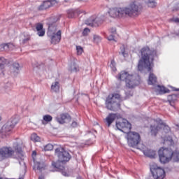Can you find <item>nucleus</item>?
Returning a JSON list of instances; mask_svg holds the SVG:
<instances>
[{
	"mask_svg": "<svg viewBox=\"0 0 179 179\" xmlns=\"http://www.w3.org/2000/svg\"><path fill=\"white\" fill-rule=\"evenodd\" d=\"M30 40V36L25 38L22 40V44H26Z\"/></svg>",
	"mask_w": 179,
	"mask_h": 179,
	"instance_id": "obj_46",
	"label": "nucleus"
},
{
	"mask_svg": "<svg viewBox=\"0 0 179 179\" xmlns=\"http://www.w3.org/2000/svg\"><path fill=\"white\" fill-rule=\"evenodd\" d=\"M37 35L39 37H44V36H45V29H41L40 31H37Z\"/></svg>",
	"mask_w": 179,
	"mask_h": 179,
	"instance_id": "obj_39",
	"label": "nucleus"
},
{
	"mask_svg": "<svg viewBox=\"0 0 179 179\" xmlns=\"http://www.w3.org/2000/svg\"><path fill=\"white\" fill-rule=\"evenodd\" d=\"M6 59L5 58H0V68L1 69H5V65H6Z\"/></svg>",
	"mask_w": 179,
	"mask_h": 179,
	"instance_id": "obj_30",
	"label": "nucleus"
},
{
	"mask_svg": "<svg viewBox=\"0 0 179 179\" xmlns=\"http://www.w3.org/2000/svg\"><path fill=\"white\" fill-rule=\"evenodd\" d=\"M178 36H179V34H178Z\"/></svg>",
	"mask_w": 179,
	"mask_h": 179,
	"instance_id": "obj_62",
	"label": "nucleus"
},
{
	"mask_svg": "<svg viewBox=\"0 0 179 179\" xmlns=\"http://www.w3.org/2000/svg\"><path fill=\"white\" fill-rule=\"evenodd\" d=\"M78 71V68L73 64V68L71 67V72H77Z\"/></svg>",
	"mask_w": 179,
	"mask_h": 179,
	"instance_id": "obj_48",
	"label": "nucleus"
},
{
	"mask_svg": "<svg viewBox=\"0 0 179 179\" xmlns=\"http://www.w3.org/2000/svg\"><path fill=\"white\" fill-rule=\"evenodd\" d=\"M169 87H170V89H171L172 90H179V88H176L171 85H168Z\"/></svg>",
	"mask_w": 179,
	"mask_h": 179,
	"instance_id": "obj_50",
	"label": "nucleus"
},
{
	"mask_svg": "<svg viewBox=\"0 0 179 179\" xmlns=\"http://www.w3.org/2000/svg\"><path fill=\"white\" fill-rule=\"evenodd\" d=\"M109 31L111 34H115V33H117V29L115 28H110L109 29Z\"/></svg>",
	"mask_w": 179,
	"mask_h": 179,
	"instance_id": "obj_45",
	"label": "nucleus"
},
{
	"mask_svg": "<svg viewBox=\"0 0 179 179\" xmlns=\"http://www.w3.org/2000/svg\"><path fill=\"white\" fill-rule=\"evenodd\" d=\"M17 159V157L15 155V150L11 147H3L0 148V162L6 160V159Z\"/></svg>",
	"mask_w": 179,
	"mask_h": 179,
	"instance_id": "obj_9",
	"label": "nucleus"
},
{
	"mask_svg": "<svg viewBox=\"0 0 179 179\" xmlns=\"http://www.w3.org/2000/svg\"><path fill=\"white\" fill-rule=\"evenodd\" d=\"M82 13L79 10H73V9H70L67 10V17L69 19H73V17H75L76 15H79Z\"/></svg>",
	"mask_w": 179,
	"mask_h": 179,
	"instance_id": "obj_22",
	"label": "nucleus"
},
{
	"mask_svg": "<svg viewBox=\"0 0 179 179\" xmlns=\"http://www.w3.org/2000/svg\"><path fill=\"white\" fill-rule=\"evenodd\" d=\"M179 97V94H172L168 96L169 103H175L177 100V98Z\"/></svg>",
	"mask_w": 179,
	"mask_h": 179,
	"instance_id": "obj_25",
	"label": "nucleus"
},
{
	"mask_svg": "<svg viewBox=\"0 0 179 179\" xmlns=\"http://www.w3.org/2000/svg\"><path fill=\"white\" fill-rule=\"evenodd\" d=\"M122 98L120 94L113 93L108 96L106 101V106L110 111H119L121 110V101Z\"/></svg>",
	"mask_w": 179,
	"mask_h": 179,
	"instance_id": "obj_5",
	"label": "nucleus"
},
{
	"mask_svg": "<svg viewBox=\"0 0 179 179\" xmlns=\"http://www.w3.org/2000/svg\"><path fill=\"white\" fill-rule=\"evenodd\" d=\"M71 127H72V128H76V127H78V123L76 122L73 121L71 123Z\"/></svg>",
	"mask_w": 179,
	"mask_h": 179,
	"instance_id": "obj_47",
	"label": "nucleus"
},
{
	"mask_svg": "<svg viewBox=\"0 0 179 179\" xmlns=\"http://www.w3.org/2000/svg\"><path fill=\"white\" fill-rule=\"evenodd\" d=\"M55 155L58 158L57 162H52V167L55 169V171H60L62 176L68 177V173L65 171V166L64 164L68 163L71 159V154L65 148L58 147L55 150Z\"/></svg>",
	"mask_w": 179,
	"mask_h": 179,
	"instance_id": "obj_2",
	"label": "nucleus"
},
{
	"mask_svg": "<svg viewBox=\"0 0 179 179\" xmlns=\"http://www.w3.org/2000/svg\"><path fill=\"white\" fill-rule=\"evenodd\" d=\"M111 34L109 36H108V40L109 41H115V36Z\"/></svg>",
	"mask_w": 179,
	"mask_h": 179,
	"instance_id": "obj_44",
	"label": "nucleus"
},
{
	"mask_svg": "<svg viewBox=\"0 0 179 179\" xmlns=\"http://www.w3.org/2000/svg\"><path fill=\"white\" fill-rule=\"evenodd\" d=\"M57 3V0H46L44 1L38 8L39 10H45L54 6Z\"/></svg>",
	"mask_w": 179,
	"mask_h": 179,
	"instance_id": "obj_15",
	"label": "nucleus"
},
{
	"mask_svg": "<svg viewBox=\"0 0 179 179\" xmlns=\"http://www.w3.org/2000/svg\"><path fill=\"white\" fill-rule=\"evenodd\" d=\"M160 129H162V126L160 124H151L150 126V131L152 136H157V134Z\"/></svg>",
	"mask_w": 179,
	"mask_h": 179,
	"instance_id": "obj_18",
	"label": "nucleus"
},
{
	"mask_svg": "<svg viewBox=\"0 0 179 179\" xmlns=\"http://www.w3.org/2000/svg\"><path fill=\"white\" fill-rule=\"evenodd\" d=\"M71 120H72V117H71V115L68 113H62L56 117V121H57L59 124H65L66 121H71Z\"/></svg>",
	"mask_w": 179,
	"mask_h": 179,
	"instance_id": "obj_17",
	"label": "nucleus"
},
{
	"mask_svg": "<svg viewBox=\"0 0 179 179\" xmlns=\"http://www.w3.org/2000/svg\"><path fill=\"white\" fill-rule=\"evenodd\" d=\"M173 22H174L175 23H179V18H173Z\"/></svg>",
	"mask_w": 179,
	"mask_h": 179,
	"instance_id": "obj_51",
	"label": "nucleus"
},
{
	"mask_svg": "<svg viewBox=\"0 0 179 179\" xmlns=\"http://www.w3.org/2000/svg\"><path fill=\"white\" fill-rule=\"evenodd\" d=\"M164 129L166 130L165 132H170V127L169 126H165Z\"/></svg>",
	"mask_w": 179,
	"mask_h": 179,
	"instance_id": "obj_49",
	"label": "nucleus"
},
{
	"mask_svg": "<svg viewBox=\"0 0 179 179\" xmlns=\"http://www.w3.org/2000/svg\"><path fill=\"white\" fill-rule=\"evenodd\" d=\"M89 33H90V29L89 28H85L83 31V36H87Z\"/></svg>",
	"mask_w": 179,
	"mask_h": 179,
	"instance_id": "obj_43",
	"label": "nucleus"
},
{
	"mask_svg": "<svg viewBox=\"0 0 179 179\" xmlns=\"http://www.w3.org/2000/svg\"><path fill=\"white\" fill-rule=\"evenodd\" d=\"M19 179H23V177L20 178Z\"/></svg>",
	"mask_w": 179,
	"mask_h": 179,
	"instance_id": "obj_60",
	"label": "nucleus"
},
{
	"mask_svg": "<svg viewBox=\"0 0 179 179\" xmlns=\"http://www.w3.org/2000/svg\"><path fill=\"white\" fill-rule=\"evenodd\" d=\"M147 5L148 8H156V5H157V3H156V1L155 0H148L147 2Z\"/></svg>",
	"mask_w": 179,
	"mask_h": 179,
	"instance_id": "obj_28",
	"label": "nucleus"
},
{
	"mask_svg": "<svg viewBox=\"0 0 179 179\" xmlns=\"http://www.w3.org/2000/svg\"><path fill=\"white\" fill-rule=\"evenodd\" d=\"M31 141H33V142H40L41 138L40 136H37V134L34 133L31 135Z\"/></svg>",
	"mask_w": 179,
	"mask_h": 179,
	"instance_id": "obj_27",
	"label": "nucleus"
},
{
	"mask_svg": "<svg viewBox=\"0 0 179 179\" xmlns=\"http://www.w3.org/2000/svg\"><path fill=\"white\" fill-rule=\"evenodd\" d=\"M6 48H9V43H5L0 45V50L1 51H5Z\"/></svg>",
	"mask_w": 179,
	"mask_h": 179,
	"instance_id": "obj_38",
	"label": "nucleus"
},
{
	"mask_svg": "<svg viewBox=\"0 0 179 179\" xmlns=\"http://www.w3.org/2000/svg\"><path fill=\"white\" fill-rule=\"evenodd\" d=\"M52 149H54V145H52V144H47L45 147H44V150L45 152L48 151V150H52Z\"/></svg>",
	"mask_w": 179,
	"mask_h": 179,
	"instance_id": "obj_37",
	"label": "nucleus"
},
{
	"mask_svg": "<svg viewBox=\"0 0 179 179\" xmlns=\"http://www.w3.org/2000/svg\"><path fill=\"white\" fill-rule=\"evenodd\" d=\"M51 20H53V22H50L48 24V30L47 32L48 36L50 34H54L57 31V22H58V18L52 17Z\"/></svg>",
	"mask_w": 179,
	"mask_h": 179,
	"instance_id": "obj_14",
	"label": "nucleus"
},
{
	"mask_svg": "<svg viewBox=\"0 0 179 179\" xmlns=\"http://www.w3.org/2000/svg\"><path fill=\"white\" fill-rule=\"evenodd\" d=\"M157 90H169V89H167L166 87L163 86V85H157Z\"/></svg>",
	"mask_w": 179,
	"mask_h": 179,
	"instance_id": "obj_42",
	"label": "nucleus"
},
{
	"mask_svg": "<svg viewBox=\"0 0 179 179\" xmlns=\"http://www.w3.org/2000/svg\"><path fill=\"white\" fill-rule=\"evenodd\" d=\"M20 69H22V67L20 66V64L17 62H14L12 64V71L13 73H15V75H17L19 72H20Z\"/></svg>",
	"mask_w": 179,
	"mask_h": 179,
	"instance_id": "obj_23",
	"label": "nucleus"
},
{
	"mask_svg": "<svg viewBox=\"0 0 179 179\" xmlns=\"http://www.w3.org/2000/svg\"><path fill=\"white\" fill-rule=\"evenodd\" d=\"M43 120L45 122H51V121H52V116L50 115H43Z\"/></svg>",
	"mask_w": 179,
	"mask_h": 179,
	"instance_id": "obj_29",
	"label": "nucleus"
},
{
	"mask_svg": "<svg viewBox=\"0 0 179 179\" xmlns=\"http://www.w3.org/2000/svg\"><path fill=\"white\" fill-rule=\"evenodd\" d=\"M116 127L124 134H128L132 129V125L127 119H122L116 122Z\"/></svg>",
	"mask_w": 179,
	"mask_h": 179,
	"instance_id": "obj_11",
	"label": "nucleus"
},
{
	"mask_svg": "<svg viewBox=\"0 0 179 179\" xmlns=\"http://www.w3.org/2000/svg\"><path fill=\"white\" fill-rule=\"evenodd\" d=\"M143 10L142 3L138 1H134L130 3L129 8H124L125 15L129 16H139Z\"/></svg>",
	"mask_w": 179,
	"mask_h": 179,
	"instance_id": "obj_6",
	"label": "nucleus"
},
{
	"mask_svg": "<svg viewBox=\"0 0 179 179\" xmlns=\"http://www.w3.org/2000/svg\"><path fill=\"white\" fill-rule=\"evenodd\" d=\"M19 122V119L15 117H11L1 129L0 133L6 135L8 132H10L15 128L16 124Z\"/></svg>",
	"mask_w": 179,
	"mask_h": 179,
	"instance_id": "obj_10",
	"label": "nucleus"
},
{
	"mask_svg": "<svg viewBox=\"0 0 179 179\" xmlns=\"http://www.w3.org/2000/svg\"><path fill=\"white\" fill-rule=\"evenodd\" d=\"M35 166H36L37 170H39L40 171H42L43 170H44V164H43L37 162Z\"/></svg>",
	"mask_w": 179,
	"mask_h": 179,
	"instance_id": "obj_35",
	"label": "nucleus"
},
{
	"mask_svg": "<svg viewBox=\"0 0 179 179\" xmlns=\"http://www.w3.org/2000/svg\"><path fill=\"white\" fill-rule=\"evenodd\" d=\"M36 31H40V30H44L43 24L38 22L36 24Z\"/></svg>",
	"mask_w": 179,
	"mask_h": 179,
	"instance_id": "obj_34",
	"label": "nucleus"
},
{
	"mask_svg": "<svg viewBox=\"0 0 179 179\" xmlns=\"http://www.w3.org/2000/svg\"><path fill=\"white\" fill-rule=\"evenodd\" d=\"M150 172L152 177L150 176L149 179H164L166 177V172L164 169L157 166L156 164H152L150 166Z\"/></svg>",
	"mask_w": 179,
	"mask_h": 179,
	"instance_id": "obj_8",
	"label": "nucleus"
},
{
	"mask_svg": "<svg viewBox=\"0 0 179 179\" xmlns=\"http://www.w3.org/2000/svg\"><path fill=\"white\" fill-rule=\"evenodd\" d=\"M116 78L125 82L126 87L129 89H134L141 85V76L137 73L129 74L127 71H122Z\"/></svg>",
	"mask_w": 179,
	"mask_h": 179,
	"instance_id": "obj_4",
	"label": "nucleus"
},
{
	"mask_svg": "<svg viewBox=\"0 0 179 179\" xmlns=\"http://www.w3.org/2000/svg\"><path fill=\"white\" fill-rule=\"evenodd\" d=\"M126 96L124 97V100H127V99H129V97H132L134 96V92L131 90L125 91Z\"/></svg>",
	"mask_w": 179,
	"mask_h": 179,
	"instance_id": "obj_31",
	"label": "nucleus"
},
{
	"mask_svg": "<svg viewBox=\"0 0 179 179\" xmlns=\"http://www.w3.org/2000/svg\"><path fill=\"white\" fill-rule=\"evenodd\" d=\"M127 134V143L130 148H136L141 143V134L136 131H129Z\"/></svg>",
	"mask_w": 179,
	"mask_h": 179,
	"instance_id": "obj_7",
	"label": "nucleus"
},
{
	"mask_svg": "<svg viewBox=\"0 0 179 179\" xmlns=\"http://www.w3.org/2000/svg\"><path fill=\"white\" fill-rule=\"evenodd\" d=\"M38 179H44L43 177H39Z\"/></svg>",
	"mask_w": 179,
	"mask_h": 179,
	"instance_id": "obj_55",
	"label": "nucleus"
},
{
	"mask_svg": "<svg viewBox=\"0 0 179 179\" xmlns=\"http://www.w3.org/2000/svg\"><path fill=\"white\" fill-rule=\"evenodd\" d=\"M94 42H95L96 44L100 43V41H101V37H100V36L98 35H94Z\"/></svg>",
	"mask_w": 179,
	"mask_h": 179,
	"instance_id": "obj_40",
	"label": "nucleus"
},
{
	"mask_svg": "<svg viewBox=\"0 0 179 179\" xmlns=\"http://www.w3.org/2000/svg\"><path fill=\"white\" fill-rule=\"evenodd\" d=\"M77 179H82V178L81 177H78Z\"/></svg>",
	"mask_w": 179,
	"mask_h": 179,
	"instance_id": "obj_56",
	"label": "nucleus"
},
{
	"mask_svg": "<svg viewBox=\"0 0 179 179\" xmlns=\"http://www.w3.org/2000/svg\"><path fill=\"white\" fill-rule=\"evenodd\" d=\"M110 17H122L125 14L124 8H114L108 12Z\"/></svg>",
	"mask_w": 179,
	"mask_h": 179,
	"instance_id": "obj_12",
	"label": "nucleus"
},
{
	"mask_svg": "<svg viewBox=\"0 0 179 179\" xmlns=\"http://www.w3.org/2000/svg\"><path fill=\"white\" fill-rule=\"evenodd\" d=\"M33 155H36V152L34 151V152H33Z\"/></svg>",
	"mask_w": 179,
	"mask_h": 179,
	"instance_id": "obj_58",
	"label": "nucleus"
},
{
	"mask_svg": "<svg viewBox=\"0 0 179 179\" xmlns=\"http://www.w3.org/2000/svg\"><path fill=\"white\" fill-rule=\"evenodd\" d=\"M20 164H22V162H19Z\"/></svg>",
	"mask_w": 179,
	"mask_h": 179,
	"instance_id": "obj_61",
	"label": "nucleus"
},
{
	"mask_svg": "<svg viewBox=\"0 0 179 179\" xmlns=\"http://www.w3.org/2000/svg\"><path fill=\"white\" fill-rule=\"evenodd\" d=\"M90 22H91L92 24H95V26H100V24H103L104 20L101 17H91L90 18Z\"/></svg>",
	"mask_w": 179,
	"mask_h": 179,
	"instance_id": "obj_19",
	"label": "nucleus"
},
{
	"mask_svg": "<svg viewBox=\"0 0 179 179\" xmlns=\"http://www.w3.org/2000/svg\"><path fill=\"white\" fill-rule=\"evenodd\" d=\"M33 155H36V152L34 151V152H33Z\"/></svg>",
	"mask_w": 179,
	"mask_h": 179,
	"instance_id": "obj_57",
	"label": "nucleus"
},
{
	"mask_svg": "<svg viewBox=\"0 0 179 179\" xmlns=\"http://www.w3.org/2000/svg\"><path fill=\"white\" fill-rule=\"evenodd\" d=\"M116 65L117 64L115 63V61H114V59L110 61V66L113 72H115V71H117Z\"/></svg>",
	"mask_w": 179,
	"mask_h": 179,
	"instance_id": "obj_32",
	"label": "nucleus"
},
{
	"mask_svg": "<svg viewBox=\"0 0 179 179\" xmlns=\"http://www.w3.org/2000/svg\"><path fill=\"white\" fill-rule=\"evenodd\" d=\"M2 120V117L0 116V121Z\"/></svg>",
	"mask_w": 179,
	"mask_h": 179,
	"instance_id": "obj_59",
	"label": "nucleus"
},
{
	"mask_svg": "<svg viewBox=\"0 0 179 179\" xmlns=\"http://www.w3.org/2000/svg\"><path fill=\"white\" fill-rule=\"evenodd\" d=\"M164 145H169V146H173L174 145V140L170 136H166L164 140Z\"/></svg>",
	"mask_w": 179,
	"mask_h": 179,
	"instance_id": "obj_24",
	"label": "nucleus"
},
{
	"mask_svg": "<svg viewBox=\"0 0 179 179\" xmlns=\"http://www.w3.org/2000/svg\"><path fill=\"white\" fill-rule=\"evenodd\" d=\"M120 55H122L124 58L127 57V53L125 52V47H123L121 49V51L119 52Z\"/></svg>",
	"mask_w": 179,
	"mask_h": 179,
	"instance_id": "obj_41",
	"label": "nucleus"
},
{
	"mask_svg": "<svg viewBox=\"0 0 179 179\" xmlns=\"http://www.w3.org/2000/svg\"><path fill=\"white\" fill-rule=\"evenodd\" d=\"M52 90H59V83L55 82V83H52L51 85Z\"/></svg>",
	"mask_w": 179,
	"mask_h": 179,
	"instance_id": "obj_33",
	"label": "nucleus"
},
{
	"mask_svg": "<svg viewBox=\"0 0 179 179\" xmlns=\"http://www.w3.org/2000/svg\"><path fill=\"white\" fill-rule=\"evenodd\" d=\"M176 127H177V129H179V124H176Z\"/></svg>",
	"mask_w": 179,
	"mask_h": 179,
	"instance_id": "obj_54",
	"label": "nucleus"
},
{
	"mask_svg": "<svg viewBox=\"0 0 179 179\" xmlns=\"http://www.w3.org/2000/svg\"><path fill=\"white\" fill-rule=\"evenodd\" d=\"M173 10L177 12V10H179V7L175 8Z\"/></svg>",
	"mask_w": 179,
	"mask_h": 179,
	"instance_id": "obj_52",
	"label": "nucleus"
},
{
	"mask_svg": "<svg viewBox=\"0 0 179 179\" xmlns=\"http://www.w3.org/2000/svg\"><path fill=\"white\" fill-rule=\"evenodd\" d=\"M141 59L138 63V71L142 72L145 68L150 72L148 77V85H155L157 83V77L152 73V62L155 61V57L157 55L156 50H150L148 46L143 47L141 50Z\"/></svg>",
	"mask_w": 179,
	"mask_h": 179,
	"instance_id": "obj_1",
	"label": "nucleus"
},
{
	"mask_svg": "<svg viewBox=\"0 0 179 179\" xmlns=\"http://www.w3.org/2000/svg\"><path fill=\"white\" fill-rule=\"evenodd\" d=\"M178 129V131H179V129Z\"/></svg>",
	"mask_w": 179,
	"mask_h": 179,
	"instance_id": "obj_63",
	"label": "nucleus"
},
{
	"mask_svg": "<svg viewBox=\"0 0 179 179\" xmlns=\"http://www.w3.org/2000/svg\"><path fill=\"white\" fill-rule=\"evenodd\" d=\"M13 148L14 149L13 150H14V153L17 155V158L15 159H17V160H22V157L24 156L23 155V150L22 149V144L15 142L14 143Z\"/></svg>",
	"mask_w": 179,
	"mask_h": 179,
	"instance_id": "obj_13",
	"label": "nucleus"
},
{
	"mask_svg": "<svg viewBox=\"0 0 179 179\" xmlns=\"http://www.w3.org/2000/svg\"><path fill=\"white\" fill-rule=\"evenodd\" d=\"M145 156H147V157H150V159H155L156 156V151H154L150 149H145L143 151Z\"/></svg>",
	"mask_w": 179,
	"mask_h": 179,
	"instance_id": "obj_21",
	"label": "nucleus"
},
{
	"mask_svg": "<svg viewBox=\"0 0 179 179\" xmlns=\"http://www.w3.org/2000/svg\"><path fill=\"white\" fill-rule=\"evenodd\" d=\"M76 51L78 55H82V53L83 52V48L80 45L76 46Z\"/></svg>",
	"mask_w": 179,
	"mask_h": 179,
	"instance_id": "obj_36",
	"label": "nucleus"
},
{
	"mask_svg": "<svg viewBox=\"0 0 179 179\" xmlns=\"http://www.w3.org/2000/svg\"><path fill=\"white\" fill-rule=\"evenodd\" d=\"M62 31L61 30H59L56 34H49L48 35V37L51 39V44H58L59 41H61V38H62Z\"/></svg>",
	"mask_w": 179,
	"mask_h": 179,
	"instance_id": "obj_16",
	"label": "nucleus"
},
{
	"mask_svg": "<svg viewBox=\"0 0 179 179\" xmlns=\"http://www.w3.org/2000/svg\"><path fill=\"white\" fill-rule=\"evenodd\" d=\"M170 106H171L172 107H174V102L173 103H169Z\"/></svg>",
	"mask_w": 179,
	"mask_h": 179,
	"instance_id": "obj_53",
	"label": "nucleus"
},
{
	"mask_svg": "<svg viewBox=\"0 0 179 179\" xmlns=\"http://www.w3.org/2000/svg\"><path fill=\"white\" fill-rule=\"evenodd\" d=\"M166 93H170V90H154L152 94L155 96H162L163 94H166Z\"/></svg>",
	"mask_w": 179,
	"mask_h": 179,
	"instance_id": "obj_26",
	"label": "nucleus"
},
{
	"mask_svg": "<svg viewBox=\"0 0 179 179\" xmlns=\"http://www.w3.org/2000/svg\"><path fill=\"white\" fill-rule=\"evenodd\" d=\"M115 118H117V115L115 113H110L106 118V124L108 127H110L113 122L115 121Z\"/></svg>",
	"mask_w": 179,
	"mask_h": 179,
	"instance_id": "obj_20",
	"label": "nucleus"
},
{
	"mask_svg": "<svg viewBox=\"0 0 179 179\" xmlns=\"http://www.w3.org/2000/svg\"><path fill=\"white\" fill-rule=\"evenodd\" d=\"M158 156L159 162L162 164L169 163L171 160H172L173 163L179 162V152L173 151L171 148H161L158 151Z\"/></svg>",
	"mask_w": 179,
	"mask_h": 179,
	"instance_id": "obj_3",
	"label": "nucleus"
}]
</instances>
